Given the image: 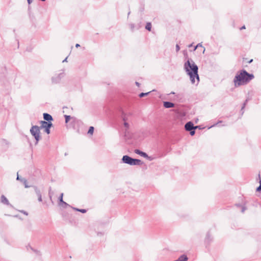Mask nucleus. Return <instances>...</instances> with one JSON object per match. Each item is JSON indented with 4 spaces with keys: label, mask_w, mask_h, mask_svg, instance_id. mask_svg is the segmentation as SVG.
<instances>
[{
    "label": "nucleus",
    "mask_w": 261,
    "mask_h": 261,
    "mask_svg": "<svg viewBox=\"0 0 261 261\" xmlns=\"http://www.w3.org/2000/svg\"><path fill=\"white\" fill-rule=\"evenodd\" d=\"M163 106L165 108H171L174 107V104L169 101H164Z\"/></svg>",
    "instance_id": "9d476101"
},
{
    "label": "nucleus",
    "mask_w": 261,
    "mask_h": 261,
    "mask_svg": "<svg viewBox=\"0 0 261 261\" xmlns=\"http://www.w3.org/2000/svg\"><path fill=\"white\" fill-rule=\"evenodd\" d=\"M21 179H20V177H19L18 176V174H17V180H20V181H21Z\"/></svg>",
    "instance_id": "2f4dec72"
},
{
    "label": "nucleus",
    "mask_w": 261,
    "mask_h": 261,
    "mask_svg": "<svg viewBox=\"0 0 261 261\" xmlns=\"http://www.w3.org/2000/svg\"><path fill=\"white\" fill-rule=\"evenodd\" d=\"M188 259L187 256L185 255H181L177 260L174 261H187Z\"/></svg>",
    "instance_id": "4468645a"
},
{
    "label": "nucleus",
    "mask_w": 261,
    "mask_h": 261,
    "mask_svg": "<svg viewBox=\"0 0 261 261\" xmlns=\"http://www.w3.org/2000/svg\"><path fill=\"white\" fill-rule=\"evenodd\" d=\"M40 123H41V126L39 127H40V128H46V127L47 126H48L49 125H53V124L51 122H46L45 121H41L40 122Z\"/></svg>",
    "instance_id": "0eeeda50"
},
{
    "label": "nucleus",
    "mask_w": 261,
    "mask_h": 261,
    "mask_svg": "<svg viewBox=\"0 0 261 261\" xmlns=\"http://www.w3.org/2000/svg\"><path fill=\"white\" fill-rule=\"evenodd\" d=\"M67 57L63 61V62H66L67 61Z\"/></svg>",
    "instance_id": "e433bc0d"
},
{
    "label": "nucleus",
    "mask_w": 261,
    "mask_h": 261,
    "mask_svg": "<svg viewBox=\"0 0 261 261\" xmlns=\"http://www.w3.org/2000/svg\"><path fill=\"white\" fill-rule=\"evenodd\" d=\"M1 202L2 203L7 205H10L8 200L4 195H2L1 196Z\"/></svg>",
    "instance_id": "f8f14e48"
},
{
    "label": "nucleus",
    "mask_w": 261,
    "mask_h": 261,
    "mask_svg": "<svg viewBox=\"0 0 261 261\" xmlns=\"http://www.w3.org/2000/svg\"><path fill=\"white\" fill-rule=\"evenodd\" d=\"M21 181L24 182L25 188H27L29 187V186L27 185V180H25L24 178H22Z\"/></svg>",
    "instance_id": "b1692460"
},
{
    "label": "nucleus",
    "mask_w": 261,
    "mask_h": 261,
    "mask_svg": "<svg viewBox=\"0 0 261 261\" xmlns=\"http://www.w3.org/2000/svg\"><path fill=\"white\" fill-rule=\"evenodd\" d=\"M247 101V100H246L245 102L243 103V106H242V109H241L242 111L244 109Z\"/></svg>",
    "instance_id": "cd10ccee"
},
{
    "label": "nucleus",
    "mask_w": 261,
    "mask_h": 261,
    "mask_svg": "<svg viewBox=\"0 0 261 261\" xmlns=\"http://www.w3.org/2000/svg\"><path fill=\"white\" fill-rule=\"evenodd\" d=\"M245 211V207H244V206L242 207V212L244 213Z\"/></svg>",
    "instance_id": "7c9ffc66"
},
{
    "label": "nucleus",
    "mask_w": 261,
    "mask_h": 261,
    "mask_svg": "<svg viewBox=\"0 0 261 261\" xmlns=\"http://www.w3.org/2000/svg\"><path fill=\"white\" fill-rule=\"evenodd\" d=\"M135 153L145 158L148 157V155L145 152L140 151V150L138 149L135 150Z\"/></svg>",
    "instance_id": "ddd939ff"
},
{
    "label": "nucleus",
    "mask_w": 261,
    "mask_h": 261,
    "mask_svg": "<svg viewBox=\"0 0 261 261\" xmlns=\"http://www.w3.org/2000/svg\"><path fill=\"white\" fill-rule=\"evenodd\" d=\"M64 117L65 118V123H67L69 122L71 117L69 115H65Z\"/></svg>",
    "instance_id": "4be33fe9"
},
{
    "label": "nucleus",
    "mask_w": 261,
    "mask_h": 261,
    "mask_svg": "<svg viewBox=\"0 0 261 261\" xmlns=\"http://www.w3.org/2000/svg\"><path fill=\"white\" fill-rule=\"evenodd\" d=\"M142 164L141 160L139 159H133L130 165H140Z\"/></svg>",
    "instance_id": "9b49d317"
},
{
    "label": "nucleus",
    "mask_w": 261,
    "mask_h": 261,
    "mask_svg": "<svg viewBox=\"0 0 261 261\" xmlns=\"http://www.w3.org/2000/svg\"><path fill=\"white\" fill-rule=\"evenodd\" d=\"M252 61H253V60H252V59H251V60H250L248 62H249V63H251Z\"/></svg>",
    "instance_id": "58836bf2"
},
{
    "label": "nucleus",
    "mask_w": 261,
    "mask_h": 261,
    "mask_svg": "<svg viewBox=\"0 0 261 261\" xmlns=\"http://www.w3.org/2000/svg\"><path fill=\"white\" fill-rule=\"evenodd\" d=\"M145 29L146 30H147L148 31H151V24L150 22H147L146 23V25L145 26Z\"/></svg>",
    "instance_id": "f3484780"
},
{
    "label": "nucleus",
    "mask_w": 261,
    "mask_h": 261,
    "mask_svg": "<svg viewBox=\"0 0 261 261\" xmlns=\"http://www.w3.org/2000/svg\"><path fill=\"white\" fill-rule=\"evenodd\" d=\"M35 193H36L37 196H38V201L39 202H41L42 201V199L41 194L40 190L37 187H35Z\"/></svg>",
    "instance_id": "1a4fd4ad"
},
{
    "label": "nucleus",
    "mask_w": 261,
    "mask_h": 261,
    "mask_svg": "<svg viewBox=\"0 0 261 261\" xmlns=\"http://www.w3.org/2000/svg\"><path fill=\"white\" fill-rule=\"evenodd\" d=\"M80 45L79 44H77H77H76V45H75V47H80Z\"/></svg>",
    "instance_id": "f704fd0d"
},
{
    "label": "nucleus",
    "mask_w": 261,
    "mask_h": 261,
    "mask_svg": "<svg viewBox=\"0 0 261 261\" xmlns=\"http://www.w3.org/2000/svg\"><path fill=\"white\" fill-rule=\"evenodd\" d=\"M30 133L35 139V145L38 144L39 141L41 139L40 127L37 125L32 126L30 129Z\"/></svg>",
    "instance_id": "7ed1b4c3"
},
{
    "label": "nucleus",
    "mask_w": 261,
    "mask_h": 261,
    "mask_svg": "<svg viewBox=\"0 0 261 261\" xmlns=\"http://www.w3.org/2000/svg\"><path fill=\"white\" fill-rule=\"evenodd\" d=\"M197 127H198V126H194L193 123L191 121L187 122L185 125V129L187 131H190V130H192V129H195L197 128Z\"/></svg>",
    "instance_id": "20e7f679"
},
{
    "label": "nucleus",
    "mask_w": 261,
    "mask_h": 261,
    "mask_svg": "<svg viewBox=\"0 0 261 261\" xmlns=\"http://www.w3.org/2000/svg\"><path fill=\"white\" fill-rule=\"evenodd\" d=\"M190 134L191 136H193L195 133L194 129H192V130H190Z\"/></svg>",
    "instance_id": "a878e982"
},
{
    "label": "nucleus",
    "mask_w": 261,
    "mask_h": 261,
    "mask_svg": "<svg viewBox=\"0 0 261 261\" xmlns=\"http://www.w3.org/2000/svg\"><path fill=\"white\" fill-rule=\"evenodd\" d=\"M59 205L64 208H66L67 206H70V205L68 204H67L64 201H63V202H59Z\"/></svg>",
    "instance_id": "2eb2a0df"
},
{
    "label": "nucleus",
    "mask_w": 261,
    "mask_h": 261,
    "mask_svg": "<svg viewBox=\"0 0 261 261\" xmlns=\"http://www.w3.org/2000/svg\"><path fill=\"white\" fill-rule=\"evenodd\" d=\"M43 118L48 122H51L53 120L52 116L48 113L43 114Z\"/></svg>",
    "instance_id": "6e6552de"
},
{
    "label": "nucleus",
    "mask_w": 261,
    "mask_h": 261,
    "mask_svg": "<svg viewBox=\"0 0 261 261\" xmlns=\"http://www.w3.org/2000/svg\"><path fill=\"white\" fill-rule=\"evenodd\" d=\"M94 132V127L93 126H90L89 128L88 133L90 135H92Z\"/></svg>",
    "instance_id": "6ab92c4d"
},
{
    "label": "nucleus",
    "mask_w": 261,
    "mask_h": 261,
    "mask_svg": "<svg viewBox=\"0 0 261 261\" xmlns=\"http://www.w3.org/2000/svg\"><path fill=\"white\" fill-rule=\"evenodd\" d=\"M184 69L187 74L190 76L192 84H195V79L197 80V82H199V77L198 74V68L192 60L189 59L185 63Z\"/></svg>",
    "instance_id": "f257e3e1"
},
{
    "label": "nucleus",
    "mask_w": 261,
    "mask_h": 261,
    "mask_svg": "<svg viewBox=\"0 0 261 261\" xmlns=\"http://www.w3.org/2000/svg\"><path fill=\"white\" fill-rule=\"evenodd\" d=\"M254 77V75L248 73L245 70H242L238 72L233 79L235 87H239L248 84Z\"/></svg>",
    "instance_id": "f03ea898"
},
{
    "label": "nucleus",
    "mask_w": 261,
    "mask_h": 261,
    "mask_svg": "<svg viewBox=\"0 0 261 261\" xmlns=\"http://www.w3.org/2000/svg\"><path fill=\"white\" fill-rule=\"evenodd\" d=\"M130 25V28H131L132 30H133L134 28L135 27L134 24H131Z\"/></svg>",
    "instance_id": "c756f323"
},
{
    "label": "nucleus",
    "mask_w": 261,
    "mask_h": 261,
    "mask_svg": "<svg viewBox=\"0 0 261 261\" xmlns=\"http://www.w3.org/2000/svg\"><path fill=\"white\" fill-rule=\"evenodd\" d=\"M27 1H28L29 4H30L33 2V0H27Z\"/></svg>",
    "instance_id": "473e14b6"
},
{
    "label": "nucleus",
    "mask_w": 261,
    "mask_h": 261,
    "mask_svg": "<svg viewBox=\"0 0 261 261\" xmlns=\"http://www.w3.org/2000/svg\"><path fill=\"white\" fill-rule=\"evenodd\" d=\"M123 120L124 121V126L126 128V130L129 128V124L127 122H126V119L125 116H124L123 117Z\"/></svg>",
    "instance_id": "dca6fc26"
},
{
    "label": "nucleus",
    "mask_w": 261,
    "mask_h": 261,
    "mask_svg": "<svg viewBox=\"0 0 261 261\" xmlns=\"http://www.w3.org/2000/svg\"><path fill=\"white\" fill-rule=\"evenodd\" d=\"M52 126V125H49L48 126H47L46 127V128H45V133H46L47 134H49L50 133V128Z\"/></svg>",
    "instance_id": "aec40b11"
},
{
    "label": "nucleus",
    "mask_w": 261,
    "mask_h": 261,
    "mask_svg": "<svg viewBox=\"0 0 261 261\" xmlns=\"http://www.w3.org/2000/svg\"><path fill=\"white\" fill-rule=\"evenodd\" d=\"M136 85H137L138 87H139V86H140V84H139L138 82H136Z\"/></svg>",
    "instance_id": "72a5a7b5"
},
{
    "label": "nucleus",
    "mask_w": 261,
    "mask_h": 261,
    "mask_svg": "<svg viewBox=\"0 0 261 261\" xmlns=\"http://www.w3.org/2000/svg\"><path fill=\"white\" fill-rule=\"evenodd\" d=\"M150 92H146V93H141L139 95V96L140 97H143L145 96H147L149 94V93H150Z\"/></svg>",
    "instance_id": "412c9836"
},
{
    "label": "nucleus",
    "mask_w": 261,
    "mask_h": 261,
    "mask_svg": "<svg viewBox=\"0 0 261 261\" xmlns=\"http://www.w3.org/2000/svg\"><path fill=\"white\" fill-rule=\"evenodd\" d=\"M73 208L74 210L78 211V212H80L82 213H85L87 212L86 210H85V209H79V208H75V207H73Z\"/></svg>",
    "instance_id": "a211bd4d"
},
{
    "label": "nucleus",
    "mask_w": 261,
    "mask_h": 261,
    "mask_svg": "<svg viewBox=\"0 0 261 261\" xmlns=\"http://www.w3.org/2000/svg\"><path fill=\"white\" fill-rule=\"evenodd\" d=\"M170 94H174L175 93L174 92H171Z\"/></svg>",
    "instance_id": "ea45409f"
},
{
    "label": "nucleus",
    "mask_w": 261,
    "mask_h": 261,
    "mask_svg": "<svg viewBox=\"0 0 261 261\" xmlns=\"http://www.w3.org/2000/svg\"><path fill=\"white\" fill-rule=\"evenodd\" d=\"M180 49V47L178 44L176 45V51H178Z\"/></svg>",
    "instance_id": "bb28decb"
},
{
    "label": "nucleus",
    "mask_w": 261,
    "mask_h": 261,
    "mask_svg": "<svg viewBox=\"0 0 261 261\" xmlns=\"http://www.w3.org/2000/svg\"><path fill=\"white\" fill-rule=\"evenodd\" d=\"M198 46H202V45L200 44V43H199L194 48V50H196V48L198 47Z\"/></svg>",
    "instance_id": "c85d7f7f"
},
{
    "label": "nucleus",
    "mask_w": 261,
    "mask_h": 261,
    "mask_svg": "<svg viewBox=\"0 0 261 261\" xmlns=\"http://www.w3.org/2000/svg\"><path fill=\"white\" fill-rule=\"evenodd\" d=\"M245 29V25H244V26H243L242 27H241L240 29H241V30H242V29Z\"/></svg>",
    "instance_id": "c9c22d12"
},
{
    "label": "nucleus",
    "mask_w": 261,
    "mask_h": 261,
    "mask_svg": "<svg viewBox=\"0 0 261 261\" xmlns=\"http://www.w3.org/2000/svg\"><path fill=\"white\" fill-rule=\"evenodd\" d=\"M22 212L24 214H25V215H28V213H27V212H24V211H22Z\"/></svg>",
    "instance_id": "4c0bfd02"
},
{
    "label": "nucleus",
    "mask_w": 261,
    "mask_h": 261,
    "mask_svg": "<svg viewBox=\"0 0 261 261\" xmlns=\"http://www.w3.org/2000/svg\"><path fill=\"white\" fill-rule=\"evenodd\" d=\"M258 176H259V178H260L259 174H258ZM256 191H261V179H259V186L257 188Z\"/></svg>",
    "instance_id": "5701e85b"
},
{
    "label": "nucleus",
    "mask_w": 261,
    "mask_h": 261,
    "mask_svg": "<svg viewBox=\"0 0 261 261\" xmlns=\"http://www.w3.org/2000/svg\"><path fill=\"white\" fill-rule=\"evenodd\" d=\"M133 158L130 157L128 155H123L122 159V162L130 165Z\"/></svg>",
    "instance_id": "39448f33"
},
{
    "label": "nucleus",
    "mask_w": 261,
    "mask_h": 261,
    "mask_svg": "<svg viewBox=\"0 0 261 261\" xmlns=\"http://www.w3.org/2000/svg\"><path fill=\"white\" fill-rule=\"evenodd\" d=\"M63 76V73H60L56 77H52V82L54 83H57L59 82V81L61 80V79Z\"/></svg>",
    "instance_id": "423d86ee"
},
{
    "label": "nucleus",
    "mask_w": 261,
    "mask_h": 261,
    "mask_svg": "<svg viewBox=\"0 0 261 261\" xmlns=\"http://www.w3.org/2000/svg\"><path fill=\"white\" fill-rule=\"evenodd\" d=\"M63 193H61L60 196L59 197V202H63Z\"/></svg>",
    "instance_id": "393cba45"
}]
</instances>
